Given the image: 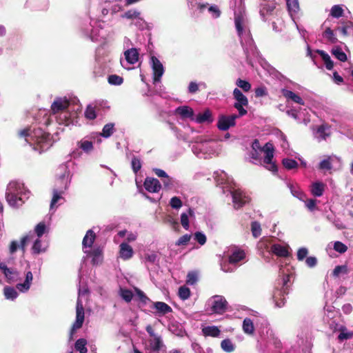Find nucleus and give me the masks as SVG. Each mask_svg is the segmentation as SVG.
Here are the masks:
<instances>
[{
	"label": "nucleus",
	"mask_w": 353,
	"mask_h": 353,
	"mask_svg": "<svg viewBox=\"0 0 353 353\" xmlns=\"http://www.w3.org/2000/svg\"><path fill=\"white\" fill-rule=\"evenodd\" d=\"M236 84L238 87L241 88L244 92H248L251 89V84L241 79H238L236 80Z\"/></svg>",
	"instance_id": "obj_45"
},
{
	"label": "nucleus",
	"mask_w": 353,
	"mask_h": 353,
	"mask_svg": "<svg viewBox=\"0 0 353 353\" xmlns=\"http://www.w3.org/2000/svg\"><path fill=\"white\" fill-rule=\"evenodd\" d=\"M170 205L173 209H179L182 206V201L178 196H173L170 201Z\"/></svg>",
	"instance_id": "obj_55"
},
{
	"label": "nucleus",
	"mask_w": 353,
	"mask_h": 353,
	"mask_svg": "<svg viewBox=\"0 0 353 353\" xmlns=\"http://www.w3.org/2000/svg\"><path fill=\"white\" fill-rule=\"evenodd\" d=\"M85 319V312L82 301L78 299L76 305V320L72 324L70 331L69 341L73 339V335L75 334L77 330L80 329L84 322Z\"/></svg>",
	"instance_id": "obj_4"
},
{
	"label": "nucleus",
	"mask_w": 353,
	"mask_h": 353,
	"mask_svg": "<svg viewBox=\"0 0 353 353\" xmlns=\"http://www.w3.org/2000/svg\"><path fill=\"white\" fill-rule=\"evenodd\" d=\"M233 97L236 101L234 104V107L238 110L239 116L243 117L245 115L248 111L243 107L248 105V98L238 88H235L233 90Z\"/></svg>",
	"instance_id": "obj_5"
},
{
	"label": "nucleus",
	"mask_w": 353,
	"mask_h": 353,
	"mask_svg": "<svg viewBox=\"0 0 353 353\" xmlns=\"http://www.w3.org/2000/svg\"><path fill=\"white\" fill-rule=\"evenodd\" d=\"M234 23L236 29L238 32L239 36L243 34V20L241 17H236L234 19Z\"/></svg>",
	"instance_id": "obj_57"
},
{
	"label": "nucleus",
	"mask_w": 353,
	"mask_h": 353,
	"mask_svg": "<svg viewBox=\"0 0 353 353\" xmlns=\"http://www.w3.org/2000/svg\"><path fill=\"white\" fill-rule=\"evenodd\" d=\"M330 14L334 18H339L343 14V10L339 5H334L332 7Z\"/></svg>",
	"instance_id": "obj_40"
},
{
	"label": "nucleus",
	"mask_w": 353,
	"mask_h": 353,
	"mask_svg": "<svg viewBox=\"0 0 353 353\" xmlns=\"http://www.w3.org/2000/svg\"><path fill=\"white\" fill-rule=\"evenodd\" d=\"M46 230V226L44 222H40L36 225L34 228L35 233L39 238L42 236V235L45 233Z\"/></svg>",
	"instance_id": "obj_50"
},
{
	"label": "nucleus",
	"mask_w": 353,
	"mask_h": 353,
	"mask_svg": "<svg viewBox=\"0 0 353 353\" xmlns=\"http://www.w3.org/2000/svg\"><path fill=\"white\" fill-rule=\"evenodd\" d=\"M270 250L274 254L279 257H288L289 256L288 247L281 244H273L271 246Z\"/></svg>",
	"instance_id": "obj_13"
},
{
	"label": "nucleus",
	"mask_w": 353,
	"mask_h": 353,
	"mask_svg": "<svg viewBox=\"0 0 353 353\" xmlns=\"http://www.w3.org/2000/svg\"><path fill=\"white\" fill-rule=\"evenodd\" d=\"M132 168L135 174H137L141 168V163L139 158L134 157L131 161Z\"/></svg>",
	"instance_id": "obj_52"
},
{
	"label": "nucleus",
	"mask_w": 353,
	"mask_h": 353,
	"mask_svg": "<svg viewBox=\"0 0 353 353\" xmlns=\"http://www.w3.org/2000/svg\"><path fill=\"white\" fill-rule=\"evenodd\" d=\"M32 250L33 253L37 254H39L46 251V248L41 247V241L39 239L35 240L32 245Z\"/></svg>",
	"instance_id": "obj_44"
},
{
	"label": "nucleus",
	"mask_w": 353,
	"mask_h": 353,
	"mask_svg": "<svg viewBox=\"0 0 353 353\" xmlns=\"http://www.w3.org/2000/svg\"><path fill=\"white\" fill-rule=\"evenodd\" d=\"M256 97H261L268 94L267 89L265 87H259L255 89Z\"/></svg>",
	"instance_id": "obj_62"
},
{
	"label": "nucleus",
	"mask_w": 353,
	"mask_h": 353,
	"mask_svg": "<svg viewBox=\"0 0 353 353\" xmlns=\"http://www.w3.org/2000/svg\"><path fill=\"white\" fill-rule=\"evenodd\" d=\"M135 292H136L137 295L139 296V299L143 303H145L147 302V301L149 300L148 297L140 289L136 288H135Z\"/></svg>",
	"instance_id": "obj_63"
},
{
	"label": "nucleus",
	"mask_w": 353,
	"mask_h": 353,
	"mask_svg": "<svg viewBox=\"0 0 353 353\" xmlns=\"http://www.w3.org/2000/svg\"><path fill=\"white\" fill-rule=\"evenodd\" d=\"M88 255L92 256V264L97 265L102 263L103 261V252L100 248H95L92 251L88 252Z\"/></svg>",
	"instance_id": "obj_14"
},
{
	"label": "nucleus",
	"mask_w": 353,
	"mask_h": 353,
	"mask_svg": "<svg viewBox=\"0 0 353 353\" xmlns=\"http://www.w3.org/2000/svg\"><path fill=\"white\" fill-rule=\"evenodd\" d=\"M108 83L111 85H119L123 83V79L117 74H111L108 79Z\"/></svg>",
	"instance_id": "obj_41"
},
{
	"label": "nucleus",
	"mask_w": 353,
	"mask_h": 353,
	"mask_svg": "<svg viewBox=\"0 0 353 353\" xmlns=\"http://www.w3.org/2000/svg\"><path fill=\"white\" fill-rule=\"evenodd\" d=\"M176 113L180 114L183 118H192L194 116L193 110L188 106H181L179 107L176 110Z\"/></svg>",
	"instance_id": "obj_26"
},
{
	"label": "nucleus",
	"mask_w": 353,
	"mask_h": 353,
	"mask_svg": "<svg viewBox=\"0 0 353 353\" xmlns=\"http://www.w3.org/2000/svg\"><path fill=\"white\" fill-rule=\"evenodd\" d=\"M178 295L181 300H186L190 296V290L183 285L181 286L179 289Z\"/></svg>",
	"instance_id": "obj_37"
},
{
	"label": "nucleus",
	"mask_w": 353,
	"mask_h": 353,
	"mask_svg": "<svg viewBox=\"0 0 353 353\" xmlns=\"http://www.w3.org/2000/svg\"><path fill=\"white\" fill-rule=\"evenodd\" d=\"M56 119L60 125H69L72 123L70 114L68 111L59 113V116L56 117Z\"/></svg>",
	"instance_id": "obj_25"
},
{
	"label": "nucleus",
	"mask_w": 353,
	"mask_h": 353,
	"mask_svg": "<svg viewBox=\"0 0 353 353\" xmlns=\"http://www.w3.org/2000/svg\"><path fill=\"white\" fill-rule=\"evenodd\" d=\"M202 332L205 336L217 337L219 336L221 331L218 327L206 326L202 329Z\"/></svg>",
	"instance_id": "obj_22"
},
{
	"label": "nucleus",
	"mask_w": 353,
	"mask_h": 353,
	"mask_svg": "<svg viewBox=\"0 0 353 353\" xmlns=\"http://www.w3.org/2000/svg\"><path fill=\"white\" fill-rule=\"evenodd\" d=\"M0 270L8 281H14L18 276V272L15 269L8 268L4 263H0Z\"/></svg>",
	"instance_id": "obj_12"
},
{
	"label": "nucleus",
	"mask_w": 353,
	"mask_h": 353,
	"mask_svg": "<svg viewBox=\"0 0 353 353\" xmlns=\"http://www.w3.org/2000/svg\"><path fill=\"white\" fill-rule=\"evenodd\" d=\"M334 250L340 254H343L347 250V247L341 241H336L334 244Z\"/></svg>",
	"instance_id": "obj_51"
},
{
	"label": "nucleus",
	"mask_w": 353,
	"mask_h": 353,
	"mask_svg": "<svg viewBox=\"0 0 353 353\" xmlns=\"http://www.w3.org/2000/svg\"><path fill=\"white\" fill-rule=\"evenodd\" d=\"M323 36L332 43H334L337 41V39L335 37L334 34L330 28H327L325 29L323 32Z\"/></svg>",
	"instance_id": "obj_48"
},
{
	"label": "nucleus",
	"mask_w": 353,
	"mask_h": 353,
	"mask_svg": "<svg viewBox=\"0 0 353 353\" xmlns=\"http://www.w3.org/2000/svg\"><path fill=\"white\" fill-rule=\"evenodd\" d=\"M332 54L341 61L344 62L347 60L346 54L339 47L332 49Z\"/></svg>",
	"instance_id": "obj_34"
},
{
	"label": "nucleus",
	"mask_w": 353,
	"mask_h": 353,
	"mask_svg": "<svg viewBox=\"0 0 353 353\" xmlns=\"http://www.w3.org/2000/svg\"><path fill=\"white\" fill-rule=\"evenodd\" d=\"M245 257V253L244 250L239 249L234 250L229 256V263L231 264H235Z\"/></svg>",
	"instance_id": "obj_20"
},
{
	"label": "nucleus",
	"mask_w": 353,
	"mask_h": 353,
	"mask_svg": "<svg viewBox=\"0 0 353 353\" xmlns=\"http://www.w3.org/2000/svg\"><path fill=\"white\" fill-rule=\"evenodd\" d=\"M198 280V274L195 271H191L188 273L186 283L188 285H194Z\"/></svg>",
	"instance_id": "obj_42"
},
{
	"label": "nucleus",
	"mask_w": 353,
	"mask_h": 353,
	"mask_svg": "<svg viewBox=\"0 0 353 353\" xmlns=\"http://www.w3.org/2000/svg\"><path fill=\"white\" fill-rule=\"evenodd\" d=\"M61 192H59L57 190H54L53 197L50 203V208H52L53 205L61 199Z\"/></svg>",
	"instance_id": "obj_64"
},
{
	"label": "nucleus",
	"mask_w": 353,
	"mask_h": 353,
	"mask_svg": "<svg viewBox=\"0 0 353 353\" xmlns=\"http://www.w3.org/2000/svg\"><path fill=\"white\" fill-rule=\"evenodd\" d=\"M316 52L321 56V57L323 60L326 68L329 70H331L334 67V63L331 60L329 54L321 50H318Z\"/></svg>",
	"instance_id": "obj_28"
},
{
	"label": "nucleus",
	"mask_w": 353,
	"mask_h": 353,
	"mask_svg": "<svg viewBox=\"0 0 353 353\" xmlns=\"http://www.w3.org/2000/svg\"><path fill=\"white\" fill-rule=\"evenodd\" d=\"M243 330L248 334H253L254 326L253 321L250 318H245L243 322Z\"/></svg>",
	"instance_id": "obj_30"
},
{
	"label": "nucleus",
	"mask_w": 353,
	"mask_h": 353,
	"mask_svg": "<svg viewBox=\"0 0 353 353\" xmlns=\"http://www.w3.org/2000/svg\"><path fill=\"white\" fill-rule=\"evenodd\" d=\"M120 257L123 260H128L133 256L134 251L132 248L127 243H122L120 245Z\"/></svg>",
	"instance_id": "obj_11"
},
{
	"label": "nucleus",
	"mask_w": 353,
	"mask_h": 353,
	"mask_svg": "<svg viewBox=\"0 0 353 353\" xmlns=\"http://www.w3.org/2000/svg\"><path fill=\"white\" fill-rule=\"evenodd\" d=\"M149 343L151 350L157 353L163 346V341L161 336L152 338L149 340Z\"/></svg>",
	"instance_id": "obj_21"
},
{
	"label": "nucleus",
	"mask_w": 353,
	"mask_h": 353,
	"mask_svg": "<svg viewBox=\"0 0 353 353\" xmlns=\"http://www.w3.org/2000/svg\"><path fill=\"white\" fill-rule=\"evenodd\" d=\"M308 251L305 248H301L299 249L297 252V259L299 261H303L307 255Z\"/></svg>",
	"instance_id": "obj_61"
},
{
	"label": "nucleus",
	"mask_w": 353,
	"mask_h": 353,
	"mask_svg": "<svg viewBox=\"0 0 353 353\" xmlns=\"http://www.w3.org/2000/svg\"><path fill=\"white\" fill-rule=\"evenodd\" d=\"M114 124L112 123L105 124L103 128L101 136H102L104 138H109L114 132Z\"/></svg>",
	"instance_id": "obj_31"
},
{
	"label": "nucleus",
	"mask_w": 353,
	"mask_h": 353,
	"mask_svg": "<svg viewBox=\"0 0 353 353\" xmlns=\"http://www.w3.org/2000/svg\"><path fill=\"white\" fill-rule=\"evenodd\" d=\"M221 347L222 350L226 352H232L235 349L234 344L229 339L223 340L221 343Z\"/></svg>",
	"instance_id": "obj_33"
},
{
	"label": "nucleus",
	"mask_w": 353,
	"mask_h": 353,
	"mask_svg": "<svg viewBox=\"0 0 353 353\" xmlns=\"http://www.w3.org/2000/svg\"><path fill=\"white\" fill-rule=\"evenodd\" d=\"M4 296L8 299H14L17 296V291L12 287L6 286L3 289Z\"/></svg>",
	"instance_id": "obj_35"
},
{
	"label": "nucleus",
	"mask_w": 353,
	"mask_h": 353,
	"mask_svg": "<svg viewBox=\"0 0 353 353\" xmlns=\"http://www.w3.org/2000/svg\"><path fill=\"white\" fill-rule=\"evenodd\" d=\"M96 239V234L92 230H88L83 239L82 245L83 248H91Z\"/></svg>",
	"instance_id": "obj_19"
},
{
	"label": "nucleus",
	"mask_w": 353,
	"mask_h": 353,
	"mask_svg": "<svg viewBox=\"0 0 353 353\" xmlns=\"http://www.w3.org/2000/svg\"><path fill=\"white\" fill-rule=\"evenodd\" d=\"M33 279L32 274L28 271L26 274V279L23 283H19L17 287L20 291H27L30 289L31 283Z\"/></svg>",
	"instance_id": "obj_23"
},
{
	"label": "nucleus",
	"mask_w": 353,
	"mask_h": 353,
	"mask_svg": "<svg viewBox=\"0 0 353 353\" xmlns=\"http://www.w3.org/2000/svg\"><path fill=\"white\" fill-rule=\"evenodd\" d=\"M283 165L285 168L288 170H292L294 168H296L299 165L296 161L291 159H283L282 161Z\"/></svg>",
	"instance_id": "obj_38"
},
{
	"label": "nucleus",
	"mask_w": 353,
	"mask_h": 353,
	"mask_svg": "<svg viewBox=\"0 0 353 353\" xmlns=\"http://www.w3.org/2000/svg\"><path fill=\"white\" fill-rule=\"evenodd\" d=\"M194 239L201 245H203L206 243L207 239L205 235L201 232H196L194 233Z\"/></svg>",
	"instance_id": "obj_58"
},
{
	"label": "nucleus",
	"mask_w": 353,
	"mask_h": 353,
	"mask_svg": "<svg viewBox=\"0 0 353 353\" xmlns=\"http://www.w3.org/2000/svg\"><path fill=\"white\" fill-rule=\"evenodd\" d=\"M346 328L345 327H342L340 330L341 332L338 336V339L339 341H343L344 340H347L353 336V333L352 332H345Z\"/></svg>",
	"instance_id": "obj_46"
},
{
	"label": "nucleus",
	"mask_w": 353,
	"mask_h": 353,
	"mask_svg": "<svg viewBox=\"0 0 353 353\" xmlns=\"http://www.w3.org/2000/svg\"><path fill=\"white\" fill-rule=\"evenodd\" d=\"M275 8L274 3L265 2L261 5L260 14L263 17L267 14H271Z\"/></svg>",
	"instance_id": "obj_27"
},
{
	"label": "nucleus",
	"mask_w": 353,
	"mask_h": 353,
	"mask_svg": "<svg viewBox=\"0 0 353 353\" xmlns=\"http://www.w3.org/2000/svg\"><path fill=\"white\" fill-rule=\"evenodd\" d=\"M154 83L159 82L164 73V68L161 61L154 56L151 57Z\"/></svg>",
	"instance_id": "obj_9"
},
{
	"label": "nucleus",
	"mask_w": 353,
	"mask_h": 353,
	"mask_svg": "<svg viewBox=\"0 0 353 353\" xmlns=\"http://www.w3.org/2000/svg\"><path fill=\"white\" fill-rule=\"evenodd\" d=\"M324 184L321 182H315L312 184L311 192L314 196H321L324 192Z\"/></svg>",
	"instance_id": "obj_29"
},
{
	"label": "nucleus",
	"mask_w": 353,
	"mask_h": 353,
	"mask_svg": "<svg viewBox=\"0 0 353 353\" xmlns=\"http://www.w3.org/2000/svg\"><path fill=\"white\" fill-rule=\"evenodd\" d=\"M181 223L182 226L185 229L188 230L190 225H189V219L188 216L185 213H182L181 215Z\"/></svg>",
	"instance_id": "obj_60"
},
{
	"label": "nucleus",
	"mask_w": 353,
	"mask_h": 353,
	"mask_svg": "<svg viewBox=\"0 0 353 353\" xmlns=\"http://www.w3.org/2000/svg\"><path fill=\"white\" fill-rule=\"evenodd\" d=\"M140 15V12L137 10H130L125 12L123 15V18H126L128 19H133L139 18Z\"/></svg>",
	"instance_id": "obj_54"
},
{
	"label": "nucleus",
	"mask_w": 353,
	"mask_h": 353,
	"mask_svg": "<svg viewBox=\"0 0 353 353\" xmlns=\"http://www.w3.org/2000/svg\"><path fill=\"white\" fill-rule=\"evenodd\" d=\"M191 239V235L190 234H184L182 236H181L177 241L176 242L175 245L180 246V245H186L188 242Z\"/></svg>",
	"instance_id": "obj_56"
},
{
	"label": "nucleus",
	"mask_w": 353,
	"mask_h": 353,
	"mask_svg": "<svg viewBox=\"0 0 353 353\" xmlns=\"http://www.w3.org/2000/svg\"><path fill=\"white\" fill-rule=\"evenodd\" d=\"M195 121L198 123H203L205 122L212 123L213 121V119L211 111L209 109H206L203 112L199 113L195 118Z\"/></svg>",
	"instance_id": "obj_16"
},
{
	"label": "nucleus",
	"mask_w": 353,
	"mask_h": 353,
	"mask_svg": "<svg viewBox=\"0 0 353 353\" xmlns=\"http://www.w3.org/2000/svg\"><path fill=\"white\" fill-rule=\"evenodd\" d=\"M288 10L290 12H296L299 10L298 0H286Z\"/></svg>",
	"instance_id": "obj_47"
},
{
	"label": "nucleus",
	"mask_w": 353,
	"mask_h": 353,
	"mask_svg": "<svg viewBox=\"0 0 353 353\" xmlns=\"http://www.w3.org/2000/svg\"><path fill=\"white\" fill-rule=\"evenodd\" d=\"M319 169L321 170H331L332 169V164L329 159H323L321 161L319 166Z\"/></svg>",
	"instance_id": "obj_59"
},
{
	"label": "nucleus",
	"mask_w": 353,
	"mask_h": 353,
	"mask_svg": "<svg viewBox=\"0 0 353 353\" xmlns=\"http://www.w3.org/2000/svg\"><path fill=\"white\" fill-rule=\"evenodd\" d=\"M126 61L130 64H134L139 60V52L136 48H131L124 53Z\"/></svg>",
	"instance_id": "obj_18"
},
{
	"label": "nucleus",
	"mask_w": 353,
	"mask_h": 353,
	"mask_svg": "<svg viewBox=\"0 0 353 353\" xmlns=\"http://www.w3.org/2000/svg\"><path fill=\"white\" fill-rule=\"evenodd\" d=\"M228 303L223 296L216 295L213 296L211 310L213 313L223 314L227 311Z\"/></svg>",
	"instance_id": "obj_7"
},
{
	"label": "nucleus",
	"mask_w": 353,
	"mask_h": 353,
	"mask_svg": "<svg viewBox=\"0 0 353 353\" xmlns=\"http://www.w3.org/2000/svg\"><path fill=\"white\" fill-rule=\"evenodd\" d=\"M120 295L127 303L130 302L133 298L132 292L128 289H121Z\"/></svg>",
	"instance_id": "obj_43"
},
{
	"label": "nucleus",
	"mask_w": 353,
	"mask_h": 353,
	"mask_svg": "<svg viewBox=\"0 0 353 353\" xmlns=\"http://www.w3.org/2000/svg\"><path fill=\"white\" fill-rule=\"evenodd\" d=\"M145 189L150 192H158L161 188V185L157 179L146 177L143 183Z\"/></svg>",
	"instance_id": "obj_10"
},
{
	"label": "nucleus",
	"mask_w": 353,
	"mask_h": 353,
	"mask_svg": "<svg viewBox=\"0 0 353 353\" xmlns=\"http://www.w3.org/2000/svg\"><path fill=\"white\" fill-rule=\"evenodd\" d=\"M240 117L239 114H232L229 116L221 114L219 117L216 126L219 130L226 131L230 128L235 126L236 119Z\"/></svg>",
	"instance_id": "obj_6"
},
{
	"label": "nucleus",
	"mask_w": 353,
	"mask_h": 353,
	"mask_svg": "<svg viewBox=\"0 0 353 353\" xmlns=\"http://www.w3.org/2000/svg\"><path fill=\"white\" fill-rule=\"evenodd\" d=\"M87 341L85 339H79L74 344V348L80 353H87L88 349L86 347Z\"/></svg>",
	"instance_id": "obj_32"
},
{
	"label": "nucleus",
	"mask_w": 353,
	"mask_h": 353,
	"mask_svg": "<svg viewBox=\"0 0 353 353\" xmlns=\"http://www.w3.org/2000/svg\"><path fill=\"white\" fill-rule=\"evenodd\" d=\"M154 307L157 312L162 315L166 314L172 311V307L164 302H155L154 303Z\"/></svg>",
	"instance_id": "obj_24"
},
{
	"label": "nucleus",
	"mask_w": 353,
	"mask_h": 353,
	"mask_svg": "<svg viewBox=\"0 0 353 353\" xmlns=\"http://www.w3.org/2000/svg\"><path fill=\"white\" fill-rule=\"evenodd\" d=\"M32 140L34 141L33 150L39 154L49 150L54 143L53 137L50 133L45 132L41 128L34 130Z\"/></svg>",
	"instance_id": "obj_2"
},
{
	"label": "nucleus",
	"mask_w": 353,
	"mask_h": 353,
	"mask_svg": "<svg viewBox=\"0 0 353 353\" xmlns=\"http://www.w3.org/2000/svg\"><path fill=\"white\" fill-rule=\"evenodd\" d=\"M70 105V101L66 97L57 98L51 105V114L53 115L66 111Z\"/></svg>",
	"instance_id": "obj_8"
},
{
	"label": "nucleus",
	"mask_w": 353,
	"mask_h": 353,
	"mask_svg": "<svg viewBox=\"0 0 353 353\" xmlns=\"http://www.w3.org/2000/svg\"><path fill=\"white\" fill-rule=\"evenodd\" d=\"M28 191H24L23 186L17 181L10 182L7 188L6 194V201L8 204L14 208L21 206L25 199L28 198Z\"/></svg>",
	"instance_id": "obj_1"
},
{
	"label": "nucleus",
	"mask_w": 353,
	"mask_h": 353,
	"mask_svg": "<svg viewBox=\"0 0 353 353\" xmlns=\"http://www.w3.org/2000/svg\"><path fill=\"white\" fill-rule=\"evenodd\" d=\"M85 117L88 119L93 120L96 119V107H92V105H88L85 111Z\"/></svg>",
	"instance_id": "obj_39"
},
{
	"label": "nucleus",
	"mask_w": 353,
	"mask_h": 353,
	"mask_svg": "<svg viewBox=\"0 0 353 353\" xmlns=\"http://www.w3.org/2000/svg\"><path fill=\"white\" fill-rule=\"evenodd\" d=\"M245 197L239 190H234L232 192V200L235 208H241L246 202Z\"/></svg>",
	"instance_id": "obj_15"
},
{
	"label": "nucleus",
	"mask_w": 353,
	"mask_h": 353,
	"mask_svg": "<svg viewBox=\"0 0 353 353\" xmlns=\"http://www.w3.org/2000/svg\"><path fill=\"white\" fill-rule=\"evenodd\" d=\"M80 148L85 152H89L93 149V143L90 141H81L80 143Z\"/></svg>",
	"instance_id": "obj_49"
},
{
	"label": "nucleus",
	"mask_w": 353,
	"mask_h": 353,
	"mask_svg": "<svg viewBox=\"0 0 353 353\" xmlns=\"http://www.w3.org/2000/svg\"><path fill=\"white\" fill-rule=\"evenodd\" d=\"M252 150L258 151V150H259L264 152L265 155L263 159V163L267 165L266 168L274 173L277 172V165L272 161L274 151L272 143L268 142L263 148H261L259 141L256 139L252 142Z\"/></svg>",
	"instance_id": "obj_3"
},
{
	"label": "nucleus",
	"mask_w": 353,
	"mask_h": 353,
	"mask_svg": "<svg viewBox=\"0 0 353 353\" xmlns=\"http://www.w3.org/2000/svg\"><path fill=\"white\" fill-rule=\"evenodd\" d=\"M347 272V268L345 265H337L334 268L332 275L335 277H338L341 274H346Z\"/></svg>",
	"instance_id": "obj_53"
},
{
	"label": "nucleus",
	"mask_w": 353,
	"mask_h": 353,
	"mask_svg": "<svg viewBox=\"0 0 353 353\" xmlns=\"http://www.w3.org/2000/svg\"><path fill=\"white\" fill-rule=\"evenodd\" d=\"M251 231L252 236L254 238H258L261 234L262 231L260 223L257 221L252 222Z\"/></svg>",
	"instance_id": "obj_36"
},
{
	"label": "nucleus",
	"mask_w": 353,
	"mask_h": 353,
	"mask_svg": "<svg viewBox=\"0 0 353 353\" xmlns=\"http://www.w3.org/2000/svg\"><path fill=\"white\" fill-rule=\"evenodd\" d=\"M282 94L286 99H291L298 104L304 105V101L302 98L294 92L287 89H283Z\"/></svg>",
	"instance_id": "obj_17"
}]
</instances>
